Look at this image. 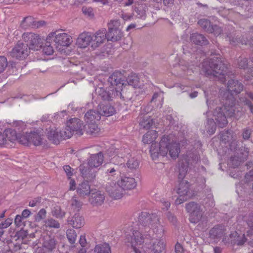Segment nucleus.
Instances as JSON below:
<instances>
[{
  "instance_id": "1",
  "label": "nucleus",
  "mask_w": 253,
  "mask_h": 253,
  "mask_svg": "<svg viewBox=\"0 0 253 253\" xmlns=\"http://www.w3.org/2000/svg\"><path fill=\"white\" fill-rule=\"evenodd\" d=\"M243 84L237 80H230L228 82L227 89L219 90V104L217 105V101L207 100L209 114L213 109V117L218 126L224 127L228 123L226 118L234 117L237 119L243 114V108L239 104H236L233 94H238L243 90Z\"/></svg>"
},
{
  "instance_id": "2",
  "label": "nucleus",
  "mask_w": 253,
  "mask_h": 253,
  "mask_svg": "<svg viewBox=\"0 0 253 253\" xmlns=\"http://www.w3.org/2000/svg\"><path fill=\"white\" fill-rule=\"evenodd\" d=\"M161 216L156 213H149L142 212L138 217L140 224L144 227L145 233H149L144 235L145 239L150 237V232L156 234L159 238H152L148 248L153 253H163L165 252L166 244L164 239L160 238L164 234V226L160 222ZM143 235V234H142Z\"/></svg>"
},
{
  "instance_id": "3",
  "label": "nucleus",
  "mask_w": 253,
  "mask_h": 253,
  "mask_svg": "<svg viewBox=\"0 0 253 253\" xmlns=\"http://www.w3.org/2000/svg\"><path fill=\"white\" fill-rule=\"evenodd\" d=\"M150 152L153 160H156L159 155L166 156L168 153L171 158L175 159L180 152V145L172 135H164L159 144L156 143L151 144Z\"/></svg>"
},
{
  "instance_id": "4",
  "label": "nucleus",
  "mask_w": 253,
  "mask_h": 253,
  "mask_svg": "<svg viewBox=\"0 0 253 253\" xmlns=\"http://www.w3.org/2000/svg\"><path fill=\"white\" fill-rule=\"evenodd\" d=\"M202 70L208 76H213L221 82L225 81L228 76L227 65L220 56H214L204 61L202 64Z\"/></svg>"
},
{
  "instance_id": "5",
  "label": "nucleus",
  "mask_w": 253,
  "mask_h": 253,
  "mask_svg": "<svg viewBox=\"0 0 253 253\" xmlns=\"http://www.w3.org/2000/svg\"><path fill=\"white\" fill-rule=\"evenodd\" d=\"M142 230L139 231L136 230L133 231L132 235H126V242L130 244L135 253H146L143 247L141 248L140 249L139 248V246H141L145 242V238L142 235Z\"/></svg>"
},
{
  "instance_id": "6",
  "label": "nucleus",
  "mask_w": 253,
  "mask_h": 253,
  "mask_svg": "<svg viewBox=\"0 0 253 253\" xmlns=\"http://www.w3.org/2000/svg\"><path fill=\"white\" fill-rule=\"evenodd\" d=\"M108 84L114 91L119 90L118 95L121 96L123 87L126 85V77L120 72H115L109 77Z\"/></svg>"
},
{
  "instance_id": "7",
  "label": "nucleus",
  "mask_w": 253,
  "mask_h": 253,
  "mask_svg": "<svg viewBox=\"0 0 253 253\" xmlns=\"http://www.w3.org/2000/svg\"><path fill=\"white\" fill-rule=\"evenodd\" d=\"M113 149L109 150V156L111 157L110 163L105 165V173L108 175L114 176L119 172L118 165L123 163V158L122 157L118 156V151L115 150L113 153L112 154Z\"/></svg>"
},
{
  "instance_id": "8",
  "label": "nucleus",
  "mask_w": 253,
  "mask_h": 253,
  "mask_svg": "<svg viewBox=\"0 0 253 253\" xmlns=\"http://www.w3.org/2000/svg\"><path fill=\"white\" fill-rule=\"evenodd\" d=\"M199 160V156L197 153H189L186 157L179 161V179H182L187 171L190 165L193 166Z\"/></svg>"
},
{
  "instance_id": "9",
  "label": "nucleus",
  "mask_w": 253,
  "mask_h": 253,
  "mask_svg": "<svg viewBox=\"0 0 253 253\" xmlns=\"http://www.w3.org/2000/svg\"><path fill=\"white\" fill-rule=\"evenodd\" d=\"M185 208L189 213V219L190 222L197 223L202 219L204 212L199 204L191 202L186 204Z\"/></svg>"
},
{
  "instance_id": "10",
  "label": "nucleus",
  "mask_w": 253,
  "mask_h": 253,
  "mask_svg": "<svg viewBox=\"0 0 253 253\" xmlns=\"http://www.w3.org/2000/svg\"><path fill=\"white\" fill-rule=\"evenodd\" d=\"M46 40L52 41L54 42L56 45L62 46H68L72 42L70 36L65 33H59L58 31L50 33Z\"/></svg>"
},
{
  "instance_id": "11",
  "label": "nucleus",
  "mask_w": 253,
  "mask_h": 253,
  "mask_svg": "<svg viewBox=\"0 0 253 253\" xmlns=\"http://www.w3.org/2000/svg\"><path fill=\"white\" fill-rule=\"evenodd\" d=\"M22 38L30 50H38L42 44V40L40 36L33 33H25L22 35Z\"/></svg>"
},
{
  "instance_id": "12",
  "label": "nucleus",
  "mask_w": 253,
  "mask_h": 253,
  "mask_svg": "<svg viewBox=\"0 0 253 253\" xmlns=\"http://www.w3.org/2000/svg\"><path fill=\"white\" fill-rule=\"evenodd\" d=\"M30 49L27 44L18 42L9 52V55L19 60L25 59L29 54Z\"/></svg>"
},
{
  "instance_id": "13",
  "label": "nucleus",
  "mask_w": 253,
  "mask_h": 253,
  "mask_svg": "<svg viewBox=\"0 0 253 253\" xmlns=\"http://www.w3.org/2000/svg\"><path fill=\"white\" fill-rule=\"evenodd\" d=\"M106 190L109 195L115 200L120 199L123 197L124 192L123 188L117 183L111 182L107 184Z\"/></svg>"
},
{
  "instance_id": "14",
  "label": "nucleus",
  "mask_w": 253,
  "mask_h": 253,
  "mask_svg": "<svg viewBox=\"0 0 253 253\" xmlns=\"http://www.w3.org/2000/svg\"><path fill=\"white\" fill-rule=\"evenodd\" d=\"M226 228L224 225H216L210 230L209 238L217 243L225 236Z\"/></svg>"
},
{
  "instance_id": "15",
  "label": "nucleus",
  "mask_w": 253,
  "mask_h": 253,
  "mask_svg": "<svg viewBox=\"0 0 253 253\" xmlns=\"http://www.w3.org/2000/svg\"><path fill=\"white\" fill-rule=\"evenodd\" d=\"M105 200V196L103 192L96 189H92L89 201L92 206H101L104 203Z\"/></svg>"
},
{
  "instance_id": "16",
  "label": "nucleus",
  "mask_w": 253,
  "mask_h": 253,
  "mask_svg": "<svg viewBox=\"0 0 253 253\" xmlns=\"http://www.w3.org/2000/svg\"><path fill=\"white\" fill-rule=\"evenodd\" d=\"M118 91H114L108 85L106 89L103 87H98L96 89V92L102 99L109 101L116 96H119Z\"/></svg>"
},
{
  "instance_id": "17",
  "label": "nucleus",
  "mask_w": 253,
  "mask_h": 253,
  "mask_svg": "<svg viewBox=\"0 0 253 253\" xmlns=\"http://www.w3.org/2000/svg\"><path fill=\"white\" fill-rule=\"evenodd\" d=\"M67 126L73 132H76L79 135H82L84 133V126L82 121L78 118H74L67 122Z\"/></svg>"
},
{
  "instance_id": "18",
  "label": "nucleus",
  "mask_w": 253,
  "mask_h": 253,
  "mask_svg": "<svg viewBox=\"0 0 253 253\" xmlns=\"http://www.w3.org/2000/svg\"><path fill=\"white\" fill-rule=\"evenodd\" d=\"M92 47L94 49L99 47L107 39L106 30L101 29L92 35Z\"/></svg>"
},
{
  "instance_id": "19",
  "label": "nucleus",
  "mask_w": 253,
  "mask_h": 253,
  "mask_svg": "<svg viewBox=\"0 0 253 253\" xmlns=\"http://www.w3.org/2000/svg\"><path fill=\"white\" fill-rule=\"evenodd\" d=\"M92 37L91 33L84 32L81 34L77 40V44L81 48H85L90 44L92 47Z\"/></svg>"
},
{
  "instance_id": "20",
  "label": "nucleus",
  "mask_w": 253,
  "mask_h": 253,
  "mask_svg": "<svg viewBox=\"0 0 253 253\" xmlns=\"http://www.w3.org/2000/svg\"><path fill=\"white\" fill-rule=\"evenodd\" d=\"M118 182L124 191L132 189L137 185L135 179L131 177H123L118 181Z\"/></svg>"
},
{
  "instance_id": "21",
  "label": "nucleus",
  "mask_w": 253,
  "mask_h": 253,
  "mask_svg": "<svg viewBox=\"0 0 253 253\" xmlns=\"http://www.w3.org/2000/svg\"><path fill=\"white\" fill-rule=\"evenodd\" d=\"M67 221L69 224L76 229L81 228L85 223L84 217L79 213H76L73 216L69 217Z\"/></svg>"
},
{
  "instance_id": "22",
  "label": "nucleus",
  "mask_w": 253,
  "mask_h": 253,
  "mask_svg": "<svg viewBox=\"0 0 253 253\" xmlns=\"http://www.w3.org/2000/svg\"><path fill=\"white\" fill-rule=\"evenodd\" d=\"M235 34H230L227 35V38L229 39L230 44L235 45L238 43H241L242 44H249L250 46L253 47V39L249 41L246 38L244 37L241 40L240 38H238V35L236 36Z\"/></svg>"
},
{
  "instance_id": "23",
  "label": "nucleus",
  "mask_w": 253,
  "mask_h": 253,
  "mask_svg": "<svg viewBox=\"0 0 253 253\" xmlns=\"http://www.w3.org/2000/svg\"><path fill=\"white\" fill-rule=\"evenodd\" d=\"M97 110L100 114V116L109 117L112 116L116 112L115 109L114 107L110 105L109 104H100L98 106Z\"/></svg>"
},
{
  "instance_id": "24",
  "label": "nucleus",
  "mask_w": 253,
  "mask_h": 253,
  "mask_svg": "<svg viewBox=\"0 0 253 253\" xmlns=\"http://www.w3.org/2000/svg\"><path fill=\"white\" fill-rule=\"evenodd\" d=\"M103 158V155L101 152L92 155L88 161L89 167L90 168L98 167L102 164Z\"/></svg>"
},
{
  "instance_id": "25",
  "label": "nucleus",
  "mask_w": 253,
  "mask_h": 253,
  "mask_svg": "<svg viewBox=\"0 0 253 253\" xmlns=\"http://www.w3.org/2000/svg\"><path fill=\"white\" fill-rule=\"evenodd\" d=\"M176 192L180 196L191 197L192 194L189 191V184L186 180H182L178 184Z\"/></svg>"
},
{
  "instance_id": "26",
  "label": "nucleus",
  "mask_w": 253,
  "mask_h": 253,
  "mask_svg": "<svg viewBox=\"0 0 253 253\" xmlns=\"http://www.w3.org/2000/svg\"><path fill=\"white\" fill-rule=\"evenodd\" d=\"M106 36L107 41L116 42L122 39L123 34L120 29H113L109 28L108 32H106Z\"/></svg>"
},
{
  "instance_id": "27",
  "label": "nucleus",
  "mask_w": 253,
  "mask_h": 253,
  "mask_svg": "<svg viewBox=\"0 0 253 253\" xmlns=\"http://www.w3.org/2000/svg\"><path fill=\"white\" fill-rule=\"evenodd\" d=\"M240 219L245 221L250 227V229L247 231V236L253 237V212L240 216L239 220Z\"/></svg>"
},
{
  "instance_id": "28",
  "label": "nucleus",
  "mask_w": 253,
  "mask_h": 253,
  "mask_svg": "<svg viewBox=\"0 0 253 253\" xmlns=\"http://www.w3.org/2000/svg\"><path fill=\"white\" fill-rule=\"evenodd\" d=\"M56 244L57 241L53 237L46 236L43 238L42 246L47 251H52L55 248Z\"/></svg>"
},
{
  "instance_id": "29",
  "label": "nucleus",
  "mask_w": 253,
  "mask_h": 253,
  "mask_svg": "<svg viewBox=\"0 0 253 253\" xmlns=\"http://www.w3.org/2000/svg\"><path fill=\"white\" fill-rule=\"evenodd\" d=\"M46 131L48 139L53 144H59L61 138L57 129L55 127H50Z\"/></svg>"
},
{
  "instance_id": "30",
  "label": "nucleus",
  "mask_w": 253,
  "mask_h": 253,
  "mask_svg": "<svg viewBox=\"0 0 253 253\" xmlns=\"http://www.w3.org/2000/svg\"><path fill=\"white\" fill-rule=\"evenodd\" d=\"M190 41L192 43L199 45H206L209 43L208 40L204 35L198 33L191 34Z\"/></svg>"
},
{
  "instance_id": "31",
  "label": "nucleus",
  "mask_w": 253,
  "mask_h": 253,
  "mask_svg": "<svg viewBox=\"0 0 253 253\" xmlns=\"http://www.w3.org/2000/svg\"><path fill=\"white\" fill-rule=\"evenodd\" d=\"M100 118L101 117L98 110L96 111L94 110L90 109L85 114L84 119L87 123L98 121Z\"/></svg>"
},
{
  "instance_id": "32",
  "label": "nucleus",
  "mask_w": 253,
  "mask_h": 253,
  "mask_svg": "<svg viewBox=\"0 0 253 253\" xmlns=\"http://www.w3.org/2000/svg\"><path fill=\"white\" fill-rule=\"evenodd\" d=\"M91 191L90 185L87 181H84L80 184L77 188L78 194L82 197L88 195L89 194H90Z\"/></svg>"
},
{
  "instance_id": "33",
  "label": "nucleus",
  "mask_w": 253,
  "mask_h": 253,
  "mask_svg": "<svg viewBox=\"0 0 253 253\" xmlns=\"http://www.w3.org/2000/svg\"><path fill=\"white\" fill-rule=\"evenodd\" d=\"M92 169H90V167L87 169L83 165L80 167V170L82 176L88 180H92L96 176V171H95Z\"/></svg>"
},
{
  "instance_id": "34",
  "label": "nucleus",
  "mask_w": 253,
  "mask_h": 253,
  "mask_svg": "<svg viewBox=\"0 0 253 253\" xmlns=\"http://www.w3.org/2000/svg\"><path fill=\"white\" fill-rule=\"evenodd\" d=\"M157 137L158 132L156 130H149L143 135L142 141L145 144L151 143L154 141Z\"/></svg>"
},
{
  "instance_id": "35",
  "label": "nucleus",
  "mask_w": 253,
  "mask_h": 253,
  "mask_svg": "<svg viewBox=\"0 0 253 253\" xmlns=\"http://www.w3.org/2000/svg\"><path fill=\"white\" fill-rule=\"evenodd\" d=\"M4 135H5L6 145L8 144L9 142H14L17 140L18 137L16 132L15 130L12 129H7L4 130Z\"/></svg>"
},
{
  "instance_id": "36",
  "label": "nucleus",
  "mask_w": 253,
  "mask_h": 253,
  "mask_svg": "<svg viewBox=\"0 0 253 253\" xmlns=\"http://www.w3.org/2000/svg\"><path fill=\"white\" fill-rule=\"evenodd\" d=\"M247 97L250 98L253 101V93L251 92H246L245 97L240 98V102L244 103V105L248 106L251 112L253 114V105L251 102L247 99Z\"/></svg>"
},
{
  "instance_id": "37",
  "label": "nucleus",
  "mask_w": 253,
  "mask_h": 253,
  "mask_svg": "<svg viewBox=\"0 0 253 253\" xmlns=\"http://www.w3.org/2000/svg\"><path fill=\"white\" fill-rule=\"evenodd\" d=\"M126 81V85L127 84L128 85H131L134 87L139 86V79L137 74L132 73L129 75Z\"/></svg>"
},
{
  "instance_id": "38",
  "label": "nucleus",
  "mask_w": 253,
  "mask_h": 253,
  "mask_svg": "<svg viewBox=\"0 0 253 253\" xmlns=\"http://www.w3.org/2000/svg\"><path fill=\"white\" fill-rule=\"evenodd\" d=\"M30 140L31 144L35 146H39L42 144V138L41 135L36 132H31L29 133Z\"/></svg>"
},
{
  "instance_id": "39",
  "label": "nucleus",
  "mask_w": 253,
  "mask_h": 253,
  "mask_svg": "<svg viewBox=\"0 0 253 253\" xmlns=\"http://www.w3.org/2000/svg\"><path fill=\"white\" fill-rule=\"evenodd\" d=\"M153 124V120L149 118L148 116H143L142 117H140L139 125L143 128L148 129L150 128Z\"/></svg>"
},
{
  "instance_id": "40",
  "label": "nucleus",
  "mask_w": 253,
  "mask_h": 253,
  "mask_svg": "<svg viewBox=\"0 0 253 253\" xmlns=\"http://www.w3.org/2000/svg\"><path fill=\"white\" fill-rule=\"evenodd\" d=\"M94 252L97 253H111L110 247L107 243L96 245Z\"/></svg>"
},
{
  "instance_id": "41",
  "label": "nucleus",
  "mask_w": 253,
  "mask_h": 253,
  "mask_svg": "<svg viewBox=\"0 0 253 253\" xmlns=\"http://www.w3.org/2000/svg\"><path fill=\"white\" fill-rule=\"evenodd\" d=\"M71 210L79 211L82 206V203L78 200L76 197H73L70 201Z\"/></svg>"
},
{
  "instance_id": "42",
  "label": "nucleus",
  "mask_w": 253,
  "mask_h": 253,
  "mask_svg": "<svg viewBox=\"0 0 253 253\" xmlns=\"http://www.w3.org/2000/svg\"><path fill=\"white\" fill-rule=\"evenodd\" d=\"M238 233L236 231L230 234L229 236H225L222 240L225 244H231L235 245L236 244V239L238 238Z\"/></svg>"
},
{
  "instance_id": "43",
  "label": "nucleus",
  "mask_w": 253,
  "mask_h": 253,
  "mask_svg": "<svg viewBox=\"0 0 253 253\" xmlns=\"http://www.w3.org/2000/svg\"><path fill=\"white\" fill-rule=\"evenodd\" d=\"M52 214L55 217L61 219L65 216L66 212L62 210L60 206H55L52 210Z\"/></svg>"
},
{
  "instance_id": "44",
  "label": "nucleus",
  "mask_w": 253,
  "mask_h": 253,
  "mask_svg": "<svg viewBox=\"0 0 253 253\" xmlns=\"http://www.w3.org/2000/svg\"><path fill=\"white\" fill-rule=\"evenodd\" d=\"M198 23L205 31L209 32L212 31L211 28L212 25L211 24V22L209 20L201 19L199 20Z\"/></svg>"
},
{
  "instance_id": "45",
  "label": "nucleus",
  "mask_w": 253,
  "mask_h": 253,
  "mask_svg": "<svg viewBox=\"0 0 253 253\" xmlns=\"http://www.w3.org/2000/svg\"><path fill=\"white\" fill-rule=\"evenodd\" d=\"M206 127L207 132L210 134H212L216 130V124L213 119L208 120Z\"/></svg>"
},
{
  "instance_id": "46",
  "label": "nucleus",
  "mask_w": 253,
  "mask_h": 253,
  "mask_svg": "<svg viewBox=\"0 0 253 253\" xmlns=\"http://www.w3.org/2000/svg\"><path fill=\"white\" fill-rule=\"evenodd\" d=\"M126 166L130 169H136L139 167V161L134 157H131L128 160Z\"/></svg>"
},
{
  "instance_id": "47",
  "label": "nucleus",
  "mask_w": 253,
  "mask_h": 253,
  "mask_svg": "<svg viewBox=\"0 0 253 253\" xmlns=\"http://www.w3.org/2000/svg\"><path fill=\"white\" fill-rule=\"evenodd\" d=\"M66 235L69 243L73 244L75 243L77 239V233L73 229H68L66 232Z\"/></svg>"
},
{
  "instance_id": "48",
  "label": "nucleus",
  "mask_w": 253,
  "mask_h": 253,
  "mask_svg": "<svg viewBox=\"0 0 253 253\" xmlns=\"http://www.w3.org/2000/svg\"><path fill=\"white\" fill-rule=\"evenodd\" d=\"M87 132L90 134H96L99 131V128L98 127L96 122L87 123Z\"/></svg>"
},
{
  "instance_id": "49",
  "label": "nucleus",
  "mask_w": 253,
  "mask_h": 253,
  "mask_svg": "<svg viewBox=\"0 0 253 253\" xmlns=\"http://www.w3.org/2000/svg\"><path fill=\"white\" fill-rule=\"evenodd\" d=\"M73 132L67 126L64 129L60 131L59 132L61 140L62 139H68L73 135Z\"/></svg>"
},
{
  "instance_id": "50",
  "label": "nucleus",
  "mask_w": 253,
  "mask_h": 253,
  "mask_svg": "<svg viewBox=\"0 0 253 253\" xmlns=\"http://www.w3.org/2000/svg\"><path fill=\"white\" fill-rule=\"evenodd\" d=\"M50 41L46 40L45 45L43 47L42 52L44 54L50 55L53 54L54 50L50 45Z\"/></svg>"
},
{
  "instance_id": "51",
  "label": "nucleus",
  "mask_w": 253,
  "mask_h": 253,
  "mask_svg": "<svg viewBox=\"0 0 253 253\" xmlns=\"http://www.w3.org/2000/svg\"><path fill=\"white\" fill-rule=\"evenodd\" d=\"M44 222L45 225L50 228H59L60 226L59 222L53 218H49Z\"/></svg>"
},
{
  "instance_id": "52",
  "label": "nucleus",
  "mask_w": 253,
  "mask_h": 253,
  "mask_svg": "<svg viewBox=\"0 0 253 253\" xmlns=\"http://www.w3.org/2000/svg\"><path fill=\"white\" fill-rule=\"evenodd\" d=\"M29 136V133H26L25 134L21 135L19 137L18 141L21 144H23L24 145H29V144H31L30 137Z\"/></svg>"
},
{
  "instance_id": "53",
  "label": "nucleus",
  "mask_w": 253,
  "mask_h": 253,
  "mask_svg": "<svg viewBox=\"0 0 253 253\" xmlns=\"http://www.w3.org/2000/svg\"><path fill=\"white\" fill-rule=\"evenodd\" d=\"M33 20V18L31 16L25 17L21 23V27L26 28L27 27L30 26L31 25H34Z\"/></svg>"
},
{
  "instance_id": "54",
  "label": "nucleus",
  "mask_w": 253,
  "mask_h": 253,
  "mask_svg": "<svg viewBox=\"0 0 253 253\" xmlns=\"http://www.w3.org/2000/svg\"><path fill=\"white\" fill-rule=\"evenodd\" d=\"M222 13H223L221 14L222 16H228V17L230 18H232L234 16L237 17L239 16L238 13H235L232 9H227L224 8L222 11Z\"/></svg>"
},
{
  "instance_id": "55",
  "label": "nucleus",
  "mask_w": 253,
  "mask_h": 253,
  "mask_svg": "<svg viewBox=\"0 0 253 253\" xmlns=\"http://www.w3.org/2000/svg\"><path fill=\"white\" fill-rule=\"evenodd\" d=\"M168 220L173 225H176L177 220L176 217L171 212L169 211L166 213Z\"/></svg>"
},
{
  "instance_id": "56",
  "label": "nucleus",
  "mask_w": 253,
  "mask_h": 253,
  "mask_svg": "<svg viewBox=\"0 0 253 253\" xmlns=\"http://www.w3.org/2000/svg\"><path fill=\"white\" fill-rule=\"evenodd\" d=\"M82 11L84 15L88 17H92L94 16L93 10L91 7L83 6Z\"/></svg>"
},
{
  "instance_id": "57",
  "label": "nucleus",
  "mask_w": 253,
  "mask_h": 253,
  "mask_svg": "<svg viewBox=\"0 0 253 253\" xmlns=\"http://www.w3.org/2000/svg\"><path fill=\"white\" fill-rule=\"evenodd\" d=\"M7 66V61L4 56H0V73H2Z\"/></svg>"
},
{
  "instance_id": "58",
  "label": "nucleus",
  "mask_w": 253,
  "mask_h": 253,
  "mask_svg": "<svg viewBox=\"0 0 253 253\" xmlns=\"http://www.w3.org/2000/svg\"><path fill=\"white\" fill-rule=\"evenodd\" d=\"M13 222V219L11 218H7L4 221L0 223V230L7 228L10 226Z\"/></svg>"
},
{
  "instance_id": "59",
  "label": "nucleus",
  "mask_w": 253,
  "mask_h": 253,
  "mask_svg": "<svg viewBox=\"0 0 253 253\" xmlns=\"http://www.w3.org/2000/svg\"><path fill=\"white\" fill-rule=\"evenodd\" d=\"M174 67L176 68V70L179 72L181 70L183 71L185 75H188L189 74H191L192 71L189 69V68L186 66H184L180 64H179L177 66H174Z\"/></svg>"
},
{
  "instance_id": "60",
  "label": "nucleus",
  "mask_w": 253,
  "mask_h": 253,
  "mask_svg": "<svg viewBox=\"0 0 253 253\" xmlns=\"http://www.w3.org/2000/svg\"><path fill=\"white\" fill-rule=\"evenodd\" d=\"M23 217L20 215H17L15 216L14 223L17 227H23L25 226L24 222L23 221Z\"/></svg>"
},
{
  "instance_id": "61",
  "label": "nucleus",
  "mask_w": 253,
  "mask_h": 253,
  "mask_svg": "<svg viewBox=\"0 0 253 253\" xmlns=\"http://www.w3.org/2000/svg\"><path fill=\"white\" fill-rule=\"evenodd\" d=\"M211 29H212V31H209V33H213L215 36L220 35L222 32L221 28L217 25L212 26Z\"/></svg>"
},
{
  "instance_id": "62",
  "label": "nucleus",
  "mask_w": 253,
  "mask_h": 253,
  "mask_svg": "<svg viewBox=\"0 0 253 253\" xmlns=\"http://www.w3.org/2000/svg\"><path fill=\"white\" fill-rule=\"evenodd\" d=\"M120 23L118 20H111L108 23V28H111L113 29H119Z\"/></svg>"
},
{
  "instance_id": "63",
  "label": "nucleus",
  "mask_w": 253,
  "mask_h": 253,
  "mask_svg": "<svg viewBox=\"0 0 253 253\" xmlns=\"http://www.w3.org/2000/svg\"><path fill=\"white\" fill-rule=\"evenodd\" d=\"M247 241L245 235H238V238L236 239V244L237 245L241 246L243 245Z\"/></svg>"
},
{
  "instance_id": "64",
  "label": "nucleus",
  "mask_w": 253,
  "mask_h": 253,
  "mask_svg": "<svg viewBox=\"0 0 253 253\" xmlns=\"http://www.w3.org/2000/svg\"><path fill=\"white\" fill-rule=\"evenodd\" d=\"M160 203L161 204V208L163 211H167L170 207V202L165 199H162L160 201Z\"/></svg>"
}]
</instances>
